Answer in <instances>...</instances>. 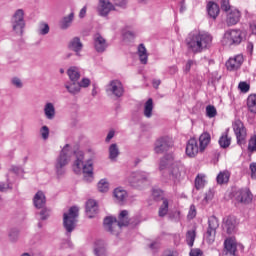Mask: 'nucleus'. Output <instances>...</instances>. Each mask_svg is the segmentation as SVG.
<instances>
[{"label":"nucleus","instance_id":"nucleus-61","mask_svg":"<svg viewBox=\"0 0 256 256\" xmlns=\"http://www.w3.org/2000/svg\"><path fill=\"white\" fill-rule=\"evenodd\" d=\"M114 137H115V130H110L106 137V143H109V141H111V139H113Z\"/></svg>","mask_w":256,"mask_h":256},{"label":"nucleus","instance_id":"nucleus-19","mask_svg":"<svg viewBox=\"0 0 256 256\" xmlns=\"http://www.w3.org/2000/svg\"><path fill=\"white\" fill-rule=\"evenodd\" d=\"M44 117L48 121H53L57 117V110L55 109V104L53 102H46L43 107Z\"/></svg>","mask_w":256,"mask_h":256},{"label":"nucleus","instance_id":"nucleus-44","mask_svg":"<svg viewBox=\"0 0 256 256\" xmlns=\"http://www.w3.org/2000/svg\"><path fill=\"white\" fill-rule=\"evenodd\" d=\"M8 237H9L10 241L15 243L19 239V229H17V228L10 229L8 232Z\"/></svg>","mask_w":256,"mask_h":256},{"label":"nucleus","instance_id":"nucleus-38","mask_svg":"<svg viewBox=\"0 0 256 256\" xmlns=\"http://www.w3.org/2000/svg\"><path fill=\"white\" fill-rule=\"evenodd\" d=\"M230 177H231V174L229 173V171L227 170L222 171L217 176V183H219V185H223L224 183H229Z\"/></svg>","mask_w":256,"mask_h":256},{"label":"nucleus","instance_id":"nucleus-43","mask_svg":"<svg viewBox=\"0 0 256 256\" xmlns=\"http://www.w3.org/2000/svg\"><path fill=\"white\" fill-rule=\"evenodd\" d=\"M196 189H203L205 187V175L199 174L195 179Z\"/></svg>","mask_w":256,"mask_h":256},{"label":"nucleus","instance_id":"nucleus-56","mask_svg":"<svg viewBox=\"0 0 256 256\" xmlns=\"http://www.w3.org/2000/svg\"><path fill=\"white\" fill-rule=\"evenodd\" d=\"M47 217H49V210L43 209L40 212V219H41V221H45V219H47Z\"/></svg>","mask_w":256,"mask_h":256},{"label":"nucleus","instance_id":"nucleus-40","mask_svg":"<svg viewBox=\"0 0 256 256\" xmlns=\"http://www.w3.org/2000/svg\"><path fill=\"white\" fill-rule=\"evenodd\" d=\"M197 237V232L195 230H188L186 233V243L189 247H193L195 243V238Z\"/></svg>","mask_w":256,"mask_h":256},{"label":"nucleus","instance_id":"nucleus-20","mask_svg":"<svg viewBox=\"0 0 256 256\" xmlns=\"http://www.w3.org/2000/svg\"><path fill=\"white\" fill-rule=\"evenodd\" d=\"M241 19V12L237 9H230L227 14L226 23L229 27L237 25Z\"/></svg>","mask_w":256,"mask_h":256},{"label":"nucleus","instance_id":"nucleus-26","mask_svg":"<svg viewBox=\"0 0 256 256\" xmlns=\"http://www.w3.org/2000/svg\"><path fill=\"white\" fill-rule=\"evenodd\" d=\"M137 55L140 63L142 65H147L149 61V53L147 52V48H145V45L143 44L138 45Z\"/></svg>","mask_w":256,"mask_h":256},{"label":"nucleus","instance_id":"nucleus-17","mask_svg":"<svg viewBox=\"0 0 256 256\" xmlns=\"http://www.w3.org/2000/svg\"><path fill=\"white\" fill-rule=\"evenodd\" d=\"M198 153H202L201 147L197 143V139L191 138L186 145V155L188 157H195Z\"/></svg>","mask_w":256,"mask_h":256},{"label":"nucleus","instance_id":"nucleus-18","mask_svg":"<svg viewBox=\"0 0 256 256\" xmlns=\"http://www.w3.org/2000/svg\"><path fill=\"white\" fill-rule=\"evenodd\" d=\"M107 47L109 45L107 44V40L101 36V34H95L94 35V49L97 51V53H104V51L107 50Z\"/></svg>","mask_w":256,"mask_h":256},{"label":"nucleus","instance_id":"nucleus-30","mask_svg":"<svg viewBox=\"0 0 256 256\" xmlns=\"http://www.w3.org/2000/svg\"><path fill=\"white\" fill-rule=\"evenodd\" d=\"M209 143H211V135L207 132H204L199 137V147L200 151L203 152L205 149H207Z\"/></svg>","mask_w":256,"mask_h":256},{"label":"nucleus","instance_id":"nucleus-57","mask_svg":"<svg viewBox=\"0 0 256 256\" xmlns=\"http://www.w3.org/2000/svg\"><path fill=\"white\" fill-rule=\"evenodd\" d=\"M250 171L252 179H256V163L250 164Z\"/></svg>","mask_w":256,"mask_h":256},{"label":"nucleus","instance_id":"nucleus-1","mask_svg":"<svg viewBox=\"0 0 256 256\" xmlns=\"http://www.w3.org/2000/svg\"><path fill=\"white\" fill-rule=\"evenodd\" d=\"M91 157L87 159L85 162V154L81 150L74 151L73 147L71 145L66 144L62 151L60 152V155L58 156L55 164L56 169V175L58 177H62V175H65V167L69 165V162L71 161V157H75V160L72 165V169L76 175H80V173H83L84 175V181L86 183H92L93 179L95 177L93 176V165L95 163V152L90 151Z\"/></svg>","mask_w":256,"mask_h":256},{"label":"nucleus","instance_id":"nucleus-55","mask_svg":"<svg viewBox=\"0 0 256 256\" xmlns=\"http://www.w3.org/2000/svg\"><path fill=\"white\" fill-rule=\"evenodd\" d=\"M221 9L222 11H229L231 9V6L229 5V0H222Z\"/></svg>","mask_w":256,"mask_h":256},{"label":"nucleus","instance_id":"nucleus-34","mask_svg":"<svg viewBox=\"0 0 256 256\" xmlns=\"http://www.w3.org/2000/svg\"><path fill=\"white\" fill-rule=\"evenodd\" d=\"M207 11L208 15L212 17V19H217V16L219 15V5L215 2H209L207 5Z\"/></svg>","mask_w":256,"mask_h":256},{"label":"nucleus","instance_id":"nucleus-48","mask_svg":"<svg viewBox=\"0 0 256 256\" xmlns=\"http://www.w3.org/2000/svg\"><path fill=\"white\" fill-rule=\"evenodd\" d=\"M11 84L16 89H23V80H21V78H19V77L12 78L11 79Z\"/></svg>","mask_w":256,"mask_h":256},{"label":"nucleus","instance_id":"nucleus-59","mask_svg":"<svg viewBox=\"0 0 256 256\" xmlns=\"http://www.w3.org/2000/svg\"><path fill=\"white\" fill-rule=\"evenodd\" d=\"M250 31L252 35H256V18L250 23Z\"/></svg>","mask_w":256,"mask_h":256},{"label":"nucleus","instance_id":"nucleus-36","mask_svg":"<svg viewBox=\"0 0 256 256\" xmlns=\"http://www.w3.org/2000/svg\"><path fill=\"white\" fill-rule=\"evenodd\" d=\"M247 107L250 113L256 114V94H250L247 98Z\"/></svg>","mask_w":256,"mask_h":256},{"label":"nucleus","instance_id":"nucleus-39","mask_svg":"<svg viewBox=\"0 0 256 256\" xmlns=\"http://www.w3.org/2000/svg\"><path fill=\"white\" fill-rule=\"evenodd\" d=\"M119 157V146L117 144H111L109 147V159L115 161Z\"/></svg>","mask_w":256,"mask_h":256},{"label":"nucleus","instance_id":"nucleus-13","mask_svg":"<svg viewBox=\"0 0 256 256\" xmlns=\"http://www.w3.org/2000/svg\"><path fill=\"white\" fill-rule=\"evenodd\" d=\"M234 199L242 205H249L253 201V194L248 188H242L235 192Z\"/></svg>","mask_w":256,"mask_h":256},{"label":"nucleus","instance_id":"nucleus-7","mask_svg":"<svg viewBox=\"0 0 256 256\" xmlns=\"http://www.w3.org/2000/svg\"><path fill=\"white\" fill-rule=\"evenodd\" d=\"M217 229H219V220L215 216L208 218V229L204 234V239L208 245L215 243V235H217Z\"/></svg>","mask_w":256,"mask_h":256},{"label":"nucleus","instance_id":"nucleus-33","mask_svg":"<svg viewBox=\"0 0 256 256\" xmlns=\"http://www.w3.org/2000/svg\"><path fill=\"white\" fill-rule=\"evenodd\" d=\"M65 89L71 95H77L78 93H81V87L79 86V82H67L65 84Z\"/></svg>","mask_w":256,"mask_h":256},{"label":"nucleus","instance_id":"nucleus-47","mask_svg":"<svg viewBox=\"0 0 256 256\" xmlns=\"http://www.w3.org/2000/svg\"><path fill=\"white\" fill-rule=\"evenodd\" d=\"M78 85L80 86V89H87V87H90L91 85V79L87 77H83L79 82Z\"/></svg>","mask_w":256,"mask_h":256},{"label":"nucleus","instance_id":"nucleus-6","mask_svg":"<svg viewBox=\"0 0 256 256\" xmlns=\"http://www.w3.org/2000/svg\"><path fill=\"white\" fill-rule=\"evenodd\" d=\"M245 39V33L239 29H229L222 37V45L231 47L233 45H241Z\"/></svg>","mask_w":256,"mask_h":256},{"label":"nucleus","instance_id":"nucleus-42","mask_svg":"<svg viewBox=\"0 0 256 256\" xmlns=\"http://www.w3.org/2000/svg\"><path fill=\"white\" fill-rule=\"evenodd\" d=\"M49 31H51V28L49 27V24H47V22H41L38 25V35H49Z\"/></svg>","mask_w":256,"mask_h":256},{"label":"nucleus","instance_id":"nucleus-9","mask_svg":"<svg viewBox=\"0 0 256 256\" xmlns=\"http://www.w3.org/2000/svg\"><path fill=\"white\" fill-rule=\"evenodd\" d=\"M24 17H25V12L23 11V9L16 10V12L12 17V28H13V31H15V33H17L18 35L23 34V29L25 27Z\"/></svg>","mask_w":256,"mask_h":256},{"label":"nucleus","instance_id":"nucleus-4","mask_svg":"<svg viewBox=\"0 0 256 256\" xmlns=\"http://www.w3.org/2000/svg\"><path fill=\"white\" fill-rule=\"evenodd\" d=\"M175 156L173 154H167L165 155L161 160L159 164V170L165 171L167 167L170 166V177L172 179H179L181 177V173H183V164L181 162H174Z\"/></svg>","mask_w":256,"mask_h":256},{"label":"nucleus","instance_id":"nucleus-28","mask_svg":"<svg viewBox=\"0 0 256 256\" xmlns=\"http://www.w3.org/2000/svg\"><path fill=\"white\" fill-rule=\"evenodd\" d=\"M67 75L71 82H77L81 79V70L77 66H71L67 70Z\"/></svg>","mask_w":256,"mask_h":256},{"label":"nucleus","instance_id":"nucleus-31","mask_svg":"<svg viewBox=\"0 0 256 256\" xmlns=\"http://www.w3.org/2000/svg\"><path fill=\"white\" fill-rule=\"evenodd\" d=\"M113 195L118 203H123L127 199V190L123 189V187H118L114 189Z\"/></svg>","mask_w":256,"mask_h":256},{"label":"nucleus","instance_id":"nucleus-51","mask_svg":"<svg viewBox=\"0 0 256 256\" xmlns=\"http://www.w3.org/2000/svg\"><path fill=\"white\" fill-rule=\"evenodd\" d=\"M194 65H196L194 60H188L184 66V73H189V71H191V67H194Z\"/></svg>","mask_w":256,"mask_h":256},{"label":"nucleus","instance_id":"nucleus-24","mask_svg":"<svg viewBox=\"0 0 256 256\" xmlns=\"http://www.w3.org/2000/svg\"><path fill=\"white\" fill-rule=\"evenodd\" d=\"M97 211H99V206H97V202L93 199H90L86 202V215L92 219L97 215Z\"/></svg>","mask_w":256,"mask_h":256},{"label":"nucleus","instance_id":"nucleus-37","mask_svg":"<svg viewBox=\"0 0 256 256\" xmlns=\"http://www.w3.org/2000/svg\"><path fill=\"white\" fill-rule=\"evenodd\" d=\"M153 115V99H148V101L144 104V116L148 119Z\"/></svg>","mask_w":256,"mask_h":256},{"label":"nucleus","instance_id":"nucleus-35","mask_svg":"<svg viewBox=\"0 0 256 256\" xmlns=\"http://www.w3.org/2000/svg\"><path fill=\"white\" fill-rule=\"evenodd\" d=\"M111 188V184L107 178H103L99 180L97 183V190L99 193H108L109 189Z\"/></svg>","mask_w":256,"mask_h":256},{"label":"nucleus","instance_id":"nucleus-23","mask_svg":"<svg viewBox=\"0 0 256 256\" xmlns=\"http://www.w3.org/2000/svg\"><path fill=\"white\" fill-rule=\"evenodd\" d=\"M223 227L227 233L231 235V233H233L237 227V218L235 216L227 217L224 219Z\"/></svg>","mask_w":256,"mask_h":256},{"label":"nucleus","instance_id":"nucleus-58","mask_svg":"<svg viewBox=\"0 0 256 256\" xmlns=\"http://www.w3.org/2000/svg\"><path fill=\"white\" fill-rule=\"evenodd\" d=\"M190 256H203V251H201V249H192Z\"/></svg>","mask_w":256,"mask_h":256},{"label":"nucleus","instance_id":"nucleus-12","mask_svg":"<svg viewBox=\"0 0 256 256\" xmlns=\"http://www.w3.org/2000/svg\"><path fill=\"white\" fill-rule=\"evenodd\" d=\"M233 131L236 135L238 145H245L247 139V129L241 120H235L232 124Z\"/></svg>","mask_w":256,"mask_h":256},{"label":"nucleus","instance_id":"nucleus-22","mask_svg":"<svg viewBox=\"0 0 256 256\" xmlns=\"http://www.w3.org/2000/svg\"><path fill=\"white\" fill-rule=\"evenodd\" d=\"M94 255L107 256V243L104 240H96L94 242Z\"/></svg>","mask_w":256,"mask_h":256},{"label":"nucleus","instance_id":"nucleus-21","mask_svg":"<svg viewBox=\"0 0 256 256\" xmlns=\"http://www.w3.org/2000/svg\"><path fill=\"white\" fill-rule=\"evenodd\" d=\"M70 51H74L77 57H81V51H83V43L79 37H74L68 44Z\"/></svg>","mask_w":256,"mask_h":256},{"label":"nucleus","instance_id":"nucleus-5","mask_svg":"<svg viewBox=\"0 0 256 256\" xmlns=\"http://www.w3.org/2000/svg\"><path fill=\"white\" fill-rule=\"evenodd\" d=\"M77 217H79V208L77 206L71 207L68 212L63 215V225L66 229V235H71L77 227Z\"/></svg>","mask_w":256,"mask_h":256},{"label":"nucleus","instance_id":"nucleus-63","mask_svg":"<svg viewBox=\"0 0 256 256\" xmlns=\"http://www.w3.org/2000/svg\"><path fill=\"white\" fill-rule=\"evenodd\" d=\"M152 85H153V88H154V89H158L159 86L161 85V80H159V79H154V80L152 81Z\"/></svg>","mask_w":256,"mask_h":256},{"label":"nucleus","instance_id":"nucleus-62","mask_svg":"<svg viewBox=\"0 0 256 256\" xmlns=\"http://www.w3.org/2000/svg\"><path fill=\"white\" fill-rule=\"evenodd\" d=\"M152 195L154 199H157L158 197H161V195H163V192L161 190H153Z\"/></svg>","mask_w":256,"mask_h":256},{"label":"nucleus","instance_id":"nucleus-60","mask_svg":"<svg viewBox=\"0 0 256 256\" xmlns=\"http://www.w3.org/2000/svg\"><path fill=\"white\" fill-rule=\"evenodd\" d=\"M86 15H87V6H84V7L80 10L78 17H79L80 19H85V16H86Z\"/></svg>","mask_w":256,"mask_h":256},{"label":"nucleus","instance_id":"nucleus-50","mask_svg":"<svg viewBox=\"0 0 256 256\" xmlns=\"http://www.w3.org/2000/svg\"><path fill=\"white\" fill-rule=\"evenodd\" d=\"M196 216H197V209L195 208V205H191L188 212V219H195Z\"/></svg>","mask_w":256,"mask_h":256},{"label":"nucleus","instance_id":"nucleus-52","mask_svg":"<svg viewBox=\"0 0 256 256\" xmlns=\"http://www.w3.org/2000/svg\"><path fill=\"white\" fill-rule=\"evenodd\" d=\"M11 189V184L8 182H1L0 183V191L1 193H6V191H9Z\"/></svg>","mask_w":256,"mask_h":256},{"label":"nucleus","instance_id":"nucleus-46","mask_svg":"<svg viewBox=\"0 0 256 256\" xmlns=\"http://www.w3.org/2000/svg\"><path fill=\"white\" fill-rule=\"evenodd\" d=\"M248 151L255 153L256 151V136H252L248 142Z\"/></svg>","mask_w":256,"mask_h":256},{"label":"nucleus","instance_id":"nucleus-25","mask_svg":"<svg viewBox=\"0 0 256 256\" xmlns=\"http://www.w3.org/2000/svg\"><path fill=\"white\" fill-rule=\"evenodd\" d=\"M33 203L36 209H43L45 207V203H47V199L45 198V193H43V191H38L34 195Z\"/></svg>","mask_w":256,"mask_h":256},{"label":"nucleus","instance_id":"nucleus-14","mask_svg":"<svg viewBox=\"0 0 256 256\" xmlns=\"http://www.w3.org/2000/svg\"><path fill=\"white\" fill-rule=\"evenodd\" d=\"M111 11H115V6L111 0H99L97 13L100 17H109Z\"/></svg>","mask_w":256,"mask_h":256},{"label":"nucleus","instance_id":"nucleus-53","mask_svg":"<svg viewBox=\"0 0 256 256\" xmlns=\"http://www.w3.org/2000/svg\"><path fill=\"white\" fill-rule=\"evenodd\" d=\"M40 133L43 139H49V128L47 126H43Z\"/></svg>","mask_w":256,"mask_h":256},{"label":"nucleus","instance_id":"nucleus-32","mask_svg":"<svg viewBox=\"0 0 256 256\" xmlns=\"http://www.w3.org/2000/svg\"><path fill=\"white\" fill-rule=\"evenodd\" d=\"M171 204V199L162 198V204L159 207L158 215L159 217H165L169 213V205Z\"/></svg>","mask_w":256,"mask_h":256},{"label":"nucleus","instance_id":"nucleus-64","mask_svg":"<svg viewBox=\"0 0 256 256\" xmlns=\"http://www.w3.org/2000/svg\"><path fill=\"white\" fill-rule=\"evenodd\" d=\"M162 256H175V252H173V251H166V252L163 253Z\"/></svg>","mask_w":256,"mask_h":256},{"label":"nucleus","instance_id":"nucleus-27","mask_svg":"<svg viewBox=\"0 0 256 256\" xmlns=\"http://www.w3.org/2000/svg\"><path fill=\"white\" fill-rule=\"evenodd\" d=\"M75 19V12H71L67 16H64L60 22H59V27L60 29H69L71 25H73V20Z\"/></svg>","mask_w":256,"mask_h":256},{"label":"nucleus","instance_id":"nucleus-11","mask_svg":"<svg viewBox=\"0 0 256 256\" xmlns=\"http://www.w3.org/2000/svg\"><path fill=\"white\" fill-rule=\"evenodd\" d=\"M173 138L170 136H163L156 140L154 144V152L160 155L161 153H165V151H169L171 147H173Z\"/></svg>","mask_w":256,"mask_h":256},{"label":"nucleus","instance_id":"nucleus-15","mask_svg":"<svg viewBox=\"0 0 256 256\" xmlns=\"http://www.w3.org/2000/svg\"><path fill=\"white\" fill-rule=\"evenodd\" d=\"M243 61H245V59L243 58L242 54L232 56L226 62V68L228 71H237V69H240L243 65Z\"/></svg>","mask_w":256,"mask_h":256},{"label":"nucleus","instance_id":"nucleus-29","mask_svg":"<svg viewBox=\"0 0 256 256\" xmlns=\"http://www.w3.org/2000/svg\"><path fill=\"white\" fill-rule=\"evenodd\" d=\"M220 147H222V149H227V147H229V145H231V137L229 135V129H226L224 133H222V135L219 138L218 141Z\"/></svg>","mask_w":256,"mask_h":256},{"label":"nucleus","instance_id":"nucleus-8","mask_svg":"<svg viewBox=\"0 0 256 256\" xmlns=\"http://www.w3.org/2000/svg\"><path fill=\"white\" fill-rule=\"evenodd\" d=\"M106 93L109 97L120 99V97L125 95V88L123 87V83H121L119 80H111L106 85Z\"/></svg>","mask_w":256,"mask_h":256},{"label":"nucleus","instance_id":"nucleus-2","mask_svg":"<svg viewBox=\"0 0 256 256\" xmlns=\"http://www.w3.org/2000/svg\"><path fill=\"white\" fill-rule=\"evenodd\" d=\"M141 223V219L139 217L130 218L129 219V211L122 210L117 218L113 216H107L104 219V229L108 231V233H112V235H119V231H121V227H127V225H139Z\"/></svg>","mask_w":256,"mask_h":256},{"label":"nucleus","instance_id":"nucleus-10","mask_svg":"<svg viewBox=\"0 0 256 256\" xmlns=\"http://www.w3.org/2000/svg\"><path fill=\"white\" fill-rule=\"evenodd\" d=\"M127 181L132 187H141L145 181H149V173L144 171L132 172L127 177Z\"/></svg>","mask_w":256,"mask_h":256},{"label":"nucleus","instance_id":"nucleus-54","mask_svg":"<svg viewBox=\"0 0 256 256\" xmlns=\"http://www.w3.org/2000/svg\"><path fill=\"white\" fill-rule=\"evenodd\" d=\"M213 197H215V193L212 190H209L204 197L205 203H209V201H213Z\"/></svg>","mask_w":256,"mask_h":256},{"label":"nucleus","instance_id":"nucleus-49","mask_svg":"<svg viewBox=\"0 0 256 256\" xmlns=\"http://www.w3.org/2000/svg\"><path fill=\"white\" fill-rule=\"evenodd\" d=\"M238 89H240L242 93H248L250 86L247 82H240L238 85Z\"/></svg>","mask_w":256,"mask_h":256},{"label":"nucleus","instance_id":"nucleus-16","mask_svg":"<svg viewBox=\"0 0 256 256\" xmlns=\"http://www.w3.org/2000/svg\"><path fill=\"white\" fill-rule=\"evenodd\" d=\"M237 242L233 238H227L224 242L223 256H237Z\"/></svg>","mask_w":256,"mask_h":256},{"label":"nucleus","instance_id":"nucleus-41","mask_svg":"<svg viewBox=\"0 0 256 256\" xmlns=\"http://www.w3.org/2000/svg\"><path fill=\"white\" fill-rule=\"evenodd\" d=\"M112 5L114 6V11L117 9L125 10L129 5V1L127 0H112Z\"/></svg>","mask_w":256,"mask_h":256},{"label":"nucleus","instance_id":"nucleus-45","mask_svg":"<svg viewBox=\"0 0 256 256\" xmlns=\"http://www.w3.org/2000/svg\"><path fill=\"white\" fill-rule=\"evenodd\" d=\"M206 115L209 119H213V117L217 116V109L215 106L209 105L206 107Z\"/></svg>","mask_w":256,"mask_h":256},{"label":"nucleus","instance_id":"nucleus-3","mask_svg":"<svg viewBox=\"0 0 256 256\" xmlns=\"http://www.w3.org/2000/svg\"><path fill=\"white\" fill-rule=\"evenodd\" d=\"M213 43V36L206 31H193L186 38L188 51L191 53H203Z\"/></svg>","mask_w":256,"mask_h":256}]
</instances>
